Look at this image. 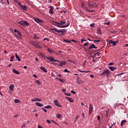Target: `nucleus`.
<instances>
[{"label": "nucleus", "mask_w": 128, "mask_h": 128, "mask_svg": "<svg viewBox=\"0 0 128 128\" xmlns=\"http://www.w3.org/2000/svg\"><path fill=\"white\" fill-rule=\"evenodd\" d=\"M54 24H55L56 26H58V28H68V26H70V23L64 26V24H66V21L62 20L61 21H60L59 22H54Z\"/></svg>", "instance_id": "1"}, {"label": "nucleus", "mask_w": 128, "mask_h": 128, "mask_svg": "<svg viewBox=\"0 0 128 128\" xmlns=\"http://www.w3.org/2000/svg\"><path fill=\"white\" fill-rule=\"evenodd\" d=\"M50 30L52 32H54L53 30H55V32H60V36H64V32H66V29H63V30H58L57 28H52L50 29Z\"/></svg>", "instance_id": "2"}, {"label": "nucleus", "mask_w": 128, "mask_h": 128, "mask_svg": "<svg viewBox=\"0 0 128 128\" xmlns=\"http://www.w3.org/2000/svg\"><path fill=\"white\" fill-rule=\"evenodd\" d=\"M18 24H20L22 26H28V22L26 21L20 20L18 22Z\"/></svg>", "instance_id": "3"}, {"label": "nucleus", "mask_w": 128, "mask_h": 128, "mask_svg": "<svg viewBox=\"0 0 128 128\" xmlns=\"http://www.w3.org/2000/svg\"><path fill=\"white\" fill-rule=\"evenodd\" d=\"M110 70H104L100 76H106V78H108V76H110Z\"/></svg>", "instance_id": "4"}, {"label": "nucleus", "mask_w": 128, "mask_h": 128, "mask_svg": "<svg viewBox=\"0 0 128 128\" xmlns=\"http://www.w3.org/2000/svg\"><path fill=\"white\" fill-rule=\"evenodd\" d=\"M54 104L55 106H58L59 108H62V105L60 104L58 100H54Z\"/></svg>", "instance_id": "5"}, {"label": "nucleus", "mask_w": 128, "mask_h": 128, "mask_svg": "<svg viewBox=\"0 0 128 128\" xmlns=\"http://www.w3.org/2000/svg\"><path fill=\"white\" fill-rule=\"evenodd\" d=\"M18 6L22 8V10H26V5L22 6V4L20 2H18Z\"/></svg>", "instance_id": "6"}, {"label": "nucleus", "mask_w": 128, "mask_h": 128, "mask_svg": "<svg viewBox=\"0 0 128 128\" xmlns=\"http://www.w3.org/2000/svg\"><path fill=\"white\" fill-rule=\"evenodd\" d=\"M34 20H35L36 22H38V24H42L44 22V21L38 18H34Z\"/></svg>", "instance_id": "7"}, {"label": "nucleus", "mask_w": 128, "mask_h": 128, "mask_svg": "<svg viewBox=\"0 0 128 128\" xmlns=\"http://www.w3.org/2000/svg\"><path fill=\"white\" fill-rule=\"evenodd\" d=\"M33 46H35V48H42V46L38 44V42H33Z\"/></svg>", "instance_id": "8"}, {"label": "nucleus", "mask_w": 128, "mask_h": 128, "mask_svg": "<svg viewBox=\"0 0 128 128\" xmlns=\"http://www.w3.org/2000/svg\"><path fill=\"white\" fill-rule=\"evenodd\" d=\"M57 62H58L60 64H59V66H64L66 64V61H57Z\"/></svg>", "instance_id": "9"}, {"label": "nucleus", "mask_w": 128, "mask_h": 128, "mask_svg": "<svg viewBox=\"0 0 128 128\" xmlns=\"http://www.w3.org/2000/svg\"><path fill=\"white\" fill-rule=\"evenodd\" d=\"M92 104H90L89 106V114H92Z\"/></svg>", "instance_id": "10"}, {"label": "nucleus", "mask_w": 128, "mask_h": 128, "mask_svg": "<svg viewBox=\"0 0 128 128\" xmlns=\"http://www.w3.org/2000/svg\"><path fill=\"white\" fill-rule=\"evenodd\" d=\"M46 58H48V60H49L50 62H58V60H54L52 57L48 58V56H46Z\"/></svg>", "instance_id": "11"}, {"label": "nucleus", "mask_w": 128, "mask_h": 128, "mask_svg": "<svg viewBox=\"0 0 128 128\" xmlns=\"http://www.w3.org/2000/svg\"><path fill=\"white\" fill-rule=\"evenodd\" d=\"M10 90V92H14V84H11L9 86Z\"/></svg>", "instance_id": "12"}, {"label": "nucleus", "mask_w": 128, "mask_h": 128, "mask_svg": "<svg viewBox=\"0 0 128 128\" xmlns=\"http://www.w3.org/2000/svg\"><path fill=\"white\" fill-rule=\"evenodd\" d=\"M50 9L49 10V14H54V7L52 6H50Z\"/></svg>", "instance_id": "13"}, {"label": "nucleus", "mask_w": 128, "mask_h": 128, "mask_svg": "<svg viewBox=\"0 0 128 128\" xmlns=\"http://www.w3.org/2000/svg\"><path fill=\"white\" fill-rule=\"evenodd\" d=\"M66 100L70 102H74V100H72V98L70 97H66Z\"/></svg>", "instance_id": "14"}, {"label": "nucleus", "mask_w": 128, "mask_h": 128, "mask_svg": "<svg viewBox=\"0 0 128 128\" xmlns=\"http://www.w3.org/2000/svg\"><path fill=\"white\" fill-rule=\"evenodd\" d=\"M92 48H98L96 47V45H94V44H92L89 47L88 49L89 50H92Z\"/></svg>", "instance_id": "15"}, {"label": "nucleus", "mask_w": 128, "mask_h": 128, "mask_svg": "<svg viewBox=\"0 0 128 128\" xmlns=\"http://www.w3.org/2000/svg\"><path fill=\"white\" fill-rule=\"evenodd\" d=\"M126 124V120H123L121 122L120 126H124V124Z\"/></svg>", "instance_id": "16"}, {"label": "nucleus", "mask_w": 128, "mask_h": 128, "mask_svg": "<svg viewBox=\"0 0 128 128\" xmlns=\"http://www.w3.org/2000/svg\"><path fill=\"white\" fill-rule=\"evenodd\" d=\"M108 68L112 70V72H114V70H116V67H112V66H108Z\"/></svg>", "instance_id": "17"}, {"label": "nucleus", "mask_w": 128, "mask_h": 128, "mask_svg": "<svg viewBox=\"0 0 128 128\" xmlns=\"http://www.w3.org/2000/svg\"><path fill=\"white\" fill-rule=\"evenodd\" d=\"M97 34H98L102 35V32H100V27H98L97 28Z\"/></svg>", "instance_id": "18"}, {"label": "nucleus", "mask_w": 128, "mask_h": 128, "mask_svg": "<svg viewBox=\"0 0 128 128\" xmlns=\"http://www.w3.org/2000/svg\"><path fill=\"white\" fill-rule=\"evenodd\" d=\"M40 68L44 72H48V70H46V69L44 66L40 67Z\"/></svg>", "instance_id": "19"}, {"label": "nucleus", "mask_w": 128, "mask_h": 128, "mask_svg": "<svg viewBox=\"0 0 128 128\" xmlns=\"http://www.w3.org/2000/svg\"><path fill=\"white\" fill-rule=\"evenodd\" d=\"M12 70L13 72H14V74H20V72H18V71L16 70L12 69Z\"/></svg>", "instance_id": "20"}, {"label": "nucleus", "mask_w": 128, "mask_h": 128, "mask_svg": "<svg viewBox=\"0 0 128 128\" xmlns=\"http://www.w3.org/2000/svg\"><path fill=\"white\" fill-rule=\"evenodd\" d=\"M76 82L78 84H80L82 82V80H80V77H78L77 78V79H76Z\"/></svg>", "instance_id": "21"}, {"label": "nucleus", "mask_w": 128, "mask_h": 128, "mask_svg": "<svg viewBox=\"0 0 128 128\" xmlns=\"http://www.w3.org/2000/svg\"><path fill=\"white\" fill-rule=\"evenodd\" d=\"M15 56H16V58L18 60V62H20V57L18 55V54L16 53Z\"/></svg>", "instance_id": "22"}, {"label": "nucleus", "mask_w": 128, "mask_h": 128, "mask_svg": "<svg viewBox=\"0 0 128 128\" xmlns=\"http://www.w3.org/2000/svg\"><path fill=\"white\" fill-rule=\"evenodd\" d=\"M36 104L38 106H40V107L44 106V104H40V103L38 102H36Z\"/></svg>", "instance_id": "23"}, {"label": "nucleus", "mask_w": 128, "mask_h": 128, "mask_svg": "<svg viewBox=\"0 0 128 128\" xmlns=\"http://www.w3.org/2000/svg\"><path fill=\"white\" fill-rule=\"evenodd\" d=\"M17 33H18V38H20V39H22V33L20 32V31H18V32H17Z\"/></svg>", "instance_id": "24"}, {"label": "nucleus", "mask_w": 128, "mask_h": 128, "mask_svg": "<svg viewBox=\"0 0 128 128\" xmlns=\"http://www.w3.org/2000/svg\"><path fill=\"white\" fill-rule=\"evenodd\" d=\"M34 40H39L40 38L37 37L36 34H34V38H33Z\"/></svg>", "instance_id": "25"}, {"label": "nucleus", "mask_w": 128, "mask_h": 128, "mask_svg": "<svg viewBox=\"0 0 128 128\" xmlns=\"http://www.w3.org/2000/svg\"><path fill=\"white\" fill-rule=\"evenodd\" d=\"M32 102H42V100L38 98H36L35 100H32Z\"/></svg>", "instance_id": "26"}, {"label": "nucleus", "mask_w": 128, "mask_h": 128, "mask_svg": "<svg viewBox=\"0 0 128 128\" xmlns=\"http://www.w3.org/2000/svg\"><path fill=\"white\" fill-rule=\"evenodd\" d=\"M44 108H52V106L50 105H48L44 106Z\"/></svg>", "instance_id": "27"}, {"label": "nucleus", "mask_w": 128, "mask_h": 128, "mask_svg": "<svg viewBox=\"0 0 128 128\" xmlns=\"http://www.w3.org/2000/svg\"><path fill=\"white\" fill-rule=\"evenodd\" d=\"M14 102L15 104H20V100L18 99H15Z\"/></svg>", "instance_id": "28"}, {"label": "nucleus", "mask_w": 128, "mask_h": 128, "mask_svg": "<svg viewBox=\"0 0 128 128\" xmlns=\"http://www.w3.org/2000/svg\"><path fill=\"white\" fill-rule=\"evenodd\" d=\"M118 41H113V43H112L113 46H116V44H118Z\"/></svg>", "instance_id": "29"}, {"label": "nucleus", "mask_w": 128, "mask_h": 128, "mask_svg": "<svg viewBox=\"0 0 128 128\" xmlns=\"http://www.w3.org/2000/svg\"><path fill=\"white\" fill-rule=\"evenodd\" d=\"M35 82H36V84L40 86L42 83L39 82L38 80H35Z\"/></svg>", "instance_id": "30"}, {"label": "nucleus", "mask_w": 128, "mask_h": 128, "mask_svg": "<svg viewBox=\"0 0 128 128\" xmlns=\"http://www.w3.org/2000/svg\"><path fill=\"white\" fill-rule=\"evenodd\" d=\"M56 118H62V115L60 114H58L56 115Z\"/></svg>", "instance_id": "31"}, {"label": "nucleus", "mask_w": 128, "mask_h": 128, "mask_svg": "<svg viewBox=\"0 0 128 128\" xmlns=\"http://www.w3.org/2000/svg\"><path fill=\"white\" fill-rule=\"evenodd\" d=\"M110 34H114V32H116L114 31V30H110Z\"/></svg>", "instance_id": "32"}, {"label": "nucleus", "mask_w": 128, "mask_h": 128, "mask_svg": "<svg viewBox=\"0 0 128 128\" xmlns=\"http://www.w3.org/2000/svg\"><path fill=\"white\" fill-rule=\"evenodd\" d=\"M68 62H72L74 64H76V62L72 60H68Z\"/></svg>", "instance_id": "33"}, {"label": "nucleus", "mask_w": 128, "mask_h": 128, "mask_svg": "<svg viewBox=\"0 0 128 128\" xmlns=\"http://www.w3.org/2000/svg\"><path fill=\"white\" fill-rule=\"evenodd\" d=\"M60 82H62L64 84V82H66V80L64 79H59Z\"/></svg>", "instance_id": "34"}, {"label": "nucleus", "mask_w": 128, "mask_h": 128, "mask_svg": "<svg viewBox=\"0 0 128 128\" xmlns=\"http://www.w3.org/2000/svg\"><path fill=\"white\" fill-rule=\"evenodd\" d=\"M86 10L87 11V12H94V10H88V9L87 8H86Z\"/></svg>", "instance_id": "35"}, {"label": "nucleus", "mask_w": 128, "mask_h": 128, "mask_svg": "<svg viewBox=\"0 0 128 128\" xmlns=\"http://www.w3.org/2000/svg\"><path fill=\"white\" fill-rule=\"evenodd\" d=\"M48 52H50V54H52V50L50 48H48Z\"/></svg>", "instance_id": "36"}, {"label": "nucleus", "mask_w": 128, "mask_h": 128, "mask_svg": "<svg viewBox=\"0 0 128 128\" xmlns=\"http://www.w3.org/2000/svg\"><path fill=\"white\" fill-rule=\"evenodd\" d=\"M108 112H110L108 110H106V118H108Z\"/></svg>", "instance_id": "37"}, {"label": "nucleus", "mask_w": 128, "mask_h": 128, "mask_svg": "<svg viewBox=\"0 0 128 128\" xmlns=\"http://www.w3.org/2000/svg\"><path fill=\"white\" fill-rule=\"evenodd\" d=\"M89 44H90V43H88V42H86V43L84 44V46H88Z\"/></svg>", "instance_id": "38"}, {"label": "nucleus", "mask_w": 128, "mask_h": 128, "mask_svg": "<svg viewBox=\"0 0 128 128\" xmlns=\"http://www.w3.org/2000/svg\"><path fill=\"white\" fill-rule=\"evenodd\" d=\"M65 96H70V94L69 93H64Z\"/></svg>", "instance_id": "39"}, {"label": "nucleus", "mask_w": 128, "mask_h": 128, "mask_svg": "<svg viewBox=\"0 0 128 128\" xmlns=\"http://www.w3.org/2000/svg\"><path fill=\"white\" fill-rule=\"evenodd\" d=\"M78 116H77L75 118V120H74V122H76V120H78Z\"/></svg>", "instance_id": "40"}, {"label": "nucleus", "mask_w": 128, "mask_h": 128, "mask_svg": "<svg viewBox=\"0 0 128 128\" xmlns=\"http://www.w3.org/2000/svg\"><path fill=\"white\" fill-rule=\"evenodd\" d=\"M97 118H98V120H99V122L100 121V115L98 116Z\"/></svg>", "instance_id": "41"}, {"label": "nucleus", "mask_w": 128, "mask_h": 128, "mask_svg": "<svg viewBox=\"0 0 128 128\" xmlns=\"http://www.w3.org/2000/svg\"><path fill=\"white\" fill-rule=\"evenodd\" d=\"M64 42H68L69 44L70 43V41L68 40H63Z\"/></svg>", "instance_id": "42"}, {"label": "nucleus", "mask_w": 128, "mask_h": 128, "mask_svg": "<svg viewBox=\"0 0 128 128\" xmlns=\"http://www.w3.org/2000/svg\"><path fill=\"white\" fill-rule=\"evenodd\" d=\"M94 42H100V40H93Z\"/></svg>", "instance_id": "43"}, {"label": "nucleus", "mask_w": 128, "mask_h": 128, "mask_svg": "<svg viewBox=\"0 0 128 128\" xmlns=\"http://www.w3.org/2000/svg\"><path fill=\"white\" fill-rule=\"evenodd\" d=\"M62 92H66V89L64 88H62Z\"/></svg>", "instance_id": "44"}, {"label": "nucleus", "mask_w": 128, "mask_h": 128, "mask_svg": "<svg viewBox=\"0 0 128 128\" xmlns=\"http://www.w3.org/2000/svg\"><path fill=\"white\" fill-rule=\"evenodd\" d=\"M64 72H70L68 70V69H65L64 70Z\"/></svg>", "instance_id": "45"}, {"label": "nucleus", "mask_w": 128, "mask_h": 128, "mask_svg": "<svg viewBox=\"0 0 128 128\" xmlns=\"http://www.w3.org/2000/svg\"><path fill=\"white\" fill-rule=\"evenodd\" d=\"M14 2H16V4H18V2H18V0H13Z\"/></svg>", "instance_id": "46"}, {"label": "nucleus", "mask_w": 128, "mask_h": 128, "mask_svg": "<svg viewBox=\"0 0 128 128\" xmlns=\"http://www.w3.org/2000/svg\"><path fill=\"white\" fill-rule=\"evenodd\" d=\"M90 26L92 27V28H94V24H90Z\"/></svg>", "instance_id": "47"}, {"label": "nucleus", "mask_w": 128, "mask_h": 128, "mask_svg": "<svg viewBox=\"0 0 128 128\" xmlns=\"http://www.w3.org/2000/svg\"><path fill=\"white\" fill-rule=\"evenodd\" d=\"M42 110L44 112H48L44 108H42Z\"/></svg>", "instance_id": "48"}, {"label": "nucleus", "mask_w": 128, "mask_h": 128, "mask_svg": "<svg viewBox=\"0 0 128 128\" xmlns=\"http://www.w3.org/2000/svg\"><path fill=\"white\" fill-rule=\"evenodd\" d=\"M86 60H84V62L83 63V66L84 68V66H86Z\"/></svg>", "instance_id": "49"}, {"label": "nucleus", "mask_w": 128, "mask_h": 128, "mask_svg": "<svg viewBox=\"0 0 128 128\" xmlns=\"http://www.w3.org/2000/svg\"><path fill=\"white\" fill-rule=\"evenodd\" d=\"M113 42H114V41L112 40H109V44H112Z\"/></svg>", "instance_id": "50"}, {"label": "nucleus", "mask_w": 128, "mask_h": 128, "mask_svg": "<svg viewBox=\"0 0 128 128\" xmlns=\"http://www.w3.org/2000/svg\"><path fill=\"white\" fill-rule=\"evenodd\" d=\"M71 92H72V94H76V92H74V90H71Z\"/></svg>", "instance_id": "51"}, {"label": "nucleus", "mask_w": 128, "mask_h": 128, "mask_svg": "<svg viewBox=\"0 0 128 128\" xmlns=\"http://www.w3.org/2000/svg\"><path fill=\"white\" fill-rule=\"evenodd\" d=\"M110 22H105L104 24H108V26H110Z\"/></svg>", "instance_id": "52"}, {"label": "nucleus", "mask_w": 128, "mask_h": 128, "mask_svg": "<svg viewBox=\"0 0 128 128\" xmlns=\"http://www.w3.org/2000/svg\"><path fill=\"white\" fill-rule=\"evenodd\" d=\"M32 76H34V78H38V76L36 74H32Z\"/></svg>", "instance_id": "53"}, {"label": "nucleus", "mask_w": 128, "mask_h": 128, "mask_svg": "<svg viewBox=\"0 0 128 128\" xmlns=\"http://www.w3.org/2000/svg\"><path fill=\"white\" fill-rule=\"evenodd\" d=\"M21 128H26V124H24Z\"/></svg>", "instance_id": "54"}, {"label": "nucleus", "mask_w": 128, "mask_h": 128, "mask_svg": "<svg viewBox=\"0 0 128 128\" xmlns=\"http://www.w3.org/2000/svg\"><path fill=\"white\" fill-rule=\"evenodd\" d=\"M52 76H53V78H56V75H54V74L52 73Z\"/></svg>", "instance_id": "55"}, {"label": "nucleus", "mask_w": 128, "mask_h": 128, "mask_svg": "<svg viewBox=\"0 0 128 128\" xmlns=\"http://www.w3.org/2000/svg\"><path fill=\"white\" fill-rule=\"evenodd\" d=\"M46 122H48V124H52V122H50V120H46Z\"/></svg>", "instance_id": "56"}, {"label": "nucleus", "mask_w": 128, "mask_h": 128, "mask_svg": "<svg viewBox=\"0 0 128 128\" xmlns=\"http://www.w3.org/2000/svg\"><path fill=\"white\" fill-rule=\"evenodd\" d=\"M10 58L11 60H14V56H11Z\"/></svg>", "instance_id": "57"}, {"label": "nucleus", "mask_w": 128, "mask_h": 128, "mask_svg": "<svg viewBox=\"0 0 128 128\" xmlns=\"http://www.w3.org/2000/svg\"><path fill=\"white\" fill-rule=\"evenodd\" d=\"M96 54H98V56H100V52H98L96 53V54H94V56H96Z\"/></svg>", "instance_id": "58"}, {"label": "nucleus", "mask_w": 128, "mask_h": 128, "mask_svg": "<svg viewBox=\"0 0 128 128\" xmlns=\"http://www.w3.org/2000/svg\"><path fill=\"white\" fill-rule=\"evenodd\" d=\"M88 6H94V4H88Z\"/></svg>", "instance_id": "59"}, {"label": "nucleus", "mask_w": 128, "mask_h": 128, "mask_svg": "<svg viewBox=\"0 0 128 128\" xmlns=\"http://www.w3.org/2000/svg\"><path fill=\"white\" fill-rule=\"evenodd\" d=\"M112 64H114V63H112V62H110V63L108 64V66H112Z\"/></svg>", "instance_id": "60"}, {"label": "nucleus", "mask_w": 128, "mask_h": 128, "mask_svg": "<svg viewBox=\"0 0 128 128\" xmlns=\"http://www.w3.org/2000/svg\"><path fill=\"white\" fill-rule=\"evenodd\" d=\"M18 30L16 29H14V32H18Z\"/></svg>", "instance_id": "61"}, {"label": "nucleus", "mask_w": 128, "mask_h": 128, "mask_svg": "<svg viewBox=\"0 0 128 128\" xmlns=\"http://www.w3.org/2000/svg\"><path fill=\"white\" fill-rule=\"evenodd\" d=\"M82 72H90V71H85V70H83Z\"/></svg>", "instance_id": "62"}, {"label": "nucleus", "mask_w": 128, "mask_h": 128, "mask_svg": "<svg viewBox=\"0 0 128 128\" xmlns=\"http://www.w3.org/2000/svg\"><path fill=\"white\" fill-rule=\"evenodd\" d=\"M6 2L8 3V4L10 5V1L8 0H6Z\"/></svg>", "instance_id": "63"}, {"label": "nucleus", "mask_w": 128, "mask_h": 128, "mask_svg": "<svg viewBox=\"0 0 128 128\" xmlns=\"http://www.w3.org/2000/svg\"><path fill=\"white\" fill-rule=\"evenodd\" d=\"M38 128H44L42 127V126H40V125H39L38 126Z\"/></svg>", "instance_id": "64"}]
</instances>
